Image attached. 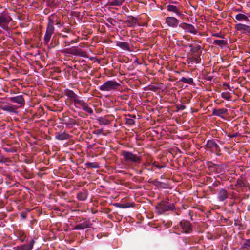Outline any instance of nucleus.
Segmentation results:
<instances>
[{"mask_svg": "<svg viewBox=\"0 0 250 250\" xmlns=\"http://www.w3.org/2000/svg\"><path fill=\"white\" fill-rule=\"evenodd\" d=\"M117 46L125 50H130L129 44L127 42H119L116 43Z\"/></svg>", "mask_w": 250, "mask_h": 250, "instance_id": "nucleus-18", "label": "nucleus"}, {"mask_svg": "<svg viewBox=\"0 0 250 250\" xmlns=\"http://www.w3.org/2000/svg\"><path fill=\"white\" fill-rule=\"evenodd\" d=\"M19 239H20V240L21 241V242H24V241H25V236L23 237H22V238H19Z\"/></svg>", "mask_w": 250, "mask_h": 250, "instance_id": "nucleus-38", "label": "nucleus"}, {"mask_svg": "<svg viewBox=\"0 0 250 250\" xmlns=\"http://www.w3.org/2000/svg\"><path fill=\"white\" fill-rule=\"evenodd\" d=\"M180 81L183 83H188L189 84H192L193 83V79L191 78H186L185 77H182L180 80Z\"/></svg>", "mask_w": 250, "mask_h": 250, "instance_id": "nucleus-26", "label": "nucleus"}, {"mask_svg": "<svg viewBox=\"0 0 250 250\" xmlns=\"http://www.w3.org/2000/svg\"><path fill=\"white\" fill-rule=\"evenodd\" d=\"M12 18L8 14L0 15V27L5 31L9 30V24Z\"/></svg>", "mask_w": 250, "mask_h": 250, "instance_id": "nucleus-5", "label": "nucleus"}, {"mask_svg": "<svg viewBox=\"0 0 250 250\" xmlns=\"http://www.w3.org/2000/svg\"><path fill=\"white\" fill-rule=\"evenodd\" d=\"M54 24V20L49 18L43 38V42L45 45L48 44L51 37L54 32L55 28Z\"/></svg>", "mask_w": 250, "mask_h": 250, "instance_id": "nucleus-2", "label": "nucleus"}, {"mask_svg": "<svg viewBox=\"0 0 250 250\" xmlns=\"http://www.w3.org/2000/svg\"><path fill=\"white\" fill-rule=\"evenodd\" d=\"M9 99L11 102L20 104L21 107L25 105V100L23 96L21 95L10 97Z\"/></svg>", "mask_w": 250, "mask_h": 250, "instance_id": "nucleus-11", "label": "nucleus"}, {"mask_svg": "<svg viewBox=\"0 0 250 250\" xmlns=\"http://www.w3.org/2000/svg\"><path fill=\"white\" fill-rule=\"evenodd\" d=\"M35 242L34 240H31L28 244H24L18 247V250H31Z\"/></svg>", "mask_w": 250, "mask_h": 250, "instance_id": "nucleus-12", "label": "nucleus"}, {"mask_svg": "<svg viewBox=\"0 0 250 250\" xmlns=\"http://www.w3.org/2000/svg\"><path fill=\"white\" fill-rule=\"evenodd\" d=\"M97 132H98L97 133L99 134H100V133H101L102 132V130H98Z\"/></svg>", "mask_w": 250, "mask_h": 250, "instance_id": "nucleus-40", "label": "nucleus"}, {"mask_svg": "<svg viewBox=\"0 0 250 250\" xmlns=\"http://www.w3.org/2000/svg\"><path fill=\"white\" fill-rule=\"evenodd\" d=\"M89 226L90 223L88 221H84L83 222L76 225L74 229L77 230L84 229L89 228Z\"/></svg>", "mask_w": 250, "mask_h": 250, "instance_id": "nucleus-14", "label": "nucleus"}, {"mask_svg": "<svg viewBox=\"0 0 250 250\" xmlns=\"http://www.w3.org/2000/svg\"><path fill=\"white\" fill-rule=\"evenodd\" d=\"M167 7V11L174 13L179 18L184 17V14L181 11V6L176 2H171Z\"/></svg>", "mask_w": 250, "mask_h": 250, "instance_id": "nucleus-4", "label": "nucleus"}, {"mask_svg": "<svg viewBox=\"0 0 250 250\" xmlns=\"http://www.w3.org/2000/svg\"><path fill=\"white\" fill-rule=\"evenodd\" d=\"M236 186L241 187L244 186V183L241 179H238L236 184Z\"/></svg>", "mask_w": 250, "mask_h": 250, "instance_id": "nucleus-34", "label": "nucleus"}, {"mask_svg": "<svg viewBox=\"0 0 250 250\" xmlns=\"http://www.w3.org/2000/svg\"><path fill=\"white\" fill-rule=\"evenodd\" d=\"M18 235L19 238H22L25 236L24 232L20 230L18 232Z\"/></svg>", "mask_w": 250, "mask_h": 250, "instance_id": "nucleus-36", "label": "nucleus"}, {"mask_svg": "<svg viewBox=\"0 0 250 250\" xmlns=\"http://www.w3.org/2000/svg\"><path fill=\"white\" fill-rule=\"evenodd\" d=\"M166 22L168 26L175 27L178 25L179 21L174 17H168L166 18Z\"/></svg>", "mask_w": 250, "mask_h": 250, "instance_id": "nucleus-10", "label": "nucleus"}, {"mask_svg": "<svg viewBox=\"0 0 250 250\" xmlns=\"http://www.w3.org/2000/svg\"><path fill=\"white\" fill-rule=\"evenodd\" d=\"M69 135L65 132L62 133H57L55 138L60 140H63L68 139Z\"/></svg>", "mask_w": 250, "mask_h": 250, "instance_id": "nucleus-22", "label": "nucleus"}, {"mask_svg": "<svg viewBox=\"0 0 250 250\" xmlns=\"http://www.w3.org/2000/svg\"><path fill=\"white\" fill-rule=\"evenodd\" d=\"M225 85L230 90V86L228 84H226Z\"/></svg>", "mask_w": 250, "mask_h": 250, "instance_id": "nucleus-39", "label": "nucleus"}, {"mask_svg": "<svg viewBox=\"0 0 250 250\" xmlns=\"http://www.w3.org/2000/svg\"><path fill=\"white\" fill-rule=\"evenodd\" d=\"M1 109L4 111L9 112H12V113L15 112V106L11 105H4L1 107Z\"/></svg>", "mask_w": 250, "mask_h": 250, "instance_id": "nucleus-23", "label": "nucleus"}, {"mask_svg": "<svg viewBox=\"0 0 250 250\" xmlns=\"http://www.w3.org/2000/svg\"><path fill=\"white\" fill-rule=\"evenodd\" d=\"M228 198V193L225 189H221L218 193V199L220 201H223Z\"/></svg>", "mask_w": 250, "mask_h": 250, "instance_id": "nucleus-13", "label": "nucleus"}, {"mask_svg": "<svg viewBox=\"0 0 250 250\" xmlns=\"http://www.w3.org/2000/svg\"><path fill=\"white\" fill-rule=\"evenodd\" d=\"M133 25L132 23H129V26H132Z\"/></svg>", "mask_w": 250, "mask_h": 250, "instance_id": "nucleus-42", "label": "nucleus"}, {"mask_svg": "<svg viewBox=\"0 0 250 250\" xmlns=\"http://www.w3.org/2000/svg\"><path fill=\"white\" fill-rule=\"evenodd\" d=\"M221 96L223 99L227 100H230L231 98V94L229 92H222Z\"/></svg>", "mask_w": 250, "mask_h": 250, "instance_id": "nucleus-28", "label": "nucleus"}, {"mask_svg": "<svg viewBox=\"0 0 250 250\" xmlns=\"http://www.w3.org/2000/svg\"><path fill=\"white\" fill-rule=\"evenodd\" d=\"M133 118H135V116H133L132 118H126V123L129 125H134L135 124V121Z\"/></svg>", "mask_w": 250, "mask_h": 250, "instance_id": "nucleus-30", "label": "nucleus"}, {"mask_svg": "<svg viewBox=\"0 0 250 250\" xmlns=\"http://www.w3.org/2000/svg\"><path fill=\"white\" fill-rule=\"evenodd\" d=\"M235 28L242 33L250 34V26L242 23H238L235 25Z\"/></svg>", "mask_w": 250, "mask_h": 250, "instance_id": "nucleus-9", "label": "nucleus"}, {"mask_svg": "<svg viewBox=\"0 0 250 250\" xmlns=\"http://www.w3.org/2000/svg\"><path fill=\"white\" fill-rule=\"evenodd\" d=\"M235 18L238 21H244L247 22L249 21L248 17L246 15H245L243 14H242V13H239V14H237L235 16Z\"/></svg>", "mask_w": 250, "mask_h": 250, "instance_id": "nucleus-19", "label": "nucleus"}, {"mask_svg": "<svg viewBox=\"0 0 250 250\" xmlns=\"http://www.w3.org/2000/svg\"><path fill=\"white\" fill-rule=\"evenodd\" d=\"M125 0H109V5L111 6H120Z\"/></svg>", "mask_w": 250, "mask_h": 250, "instance_id": "nucleus-24", "label": "nucleus"}, {"mask_svg": "<svg viewBox=\"0 0 250 250\" xmlns=\"http://www.w3.org/2000/svg\"><path fill=\"white\" fill-rule=\"evenodd\" d=\"M74 103L75 106L79 109H82L86 103L83 100L80 99L79 97L75 100Z\"/></svg>", "mask_w": 250, "mask_h": 250, "instance_id": "nucleus-17", "label": "nucleus"}, {"mask_svg": "<svg viewBox=\"0 0 250 250\" xmlns=\"http://www.w3.org/2000/svg\"><path fill=\"white\" fill-rule=\"evenodd\" d=\"M64 93L66 96L71 98L73 101V102H74L75 100L79 97V96L76 94H75L73 91L68 89L65 90Z\"/></svg>", "mask_w": 250, "mask_h": 250, "instance_id": "nucleus-15", "label": "nucleus"}, {"mask_svg": "<svg viewBox=\"0 0 250 250\" xmlns=\"http://www.w3.org/2000/svg\"><path fill=\"white\" fill-rule=\"evenodd\" d=\"M201 49V46L199 45H197L195 46L192 49L191 51L193 52H197Z\"/></svg>", "mask_w": 250, "mask_h": 250, "instance_id": "nucleus-33", "label": "nucleus"}, {"mask_svg": "<svg viewBox=\"0 0 250 250\" xmlns=\"http://www.w3.org/2000/svg\"><path fill=\"white\" fill-rule=\"evenodd\" d=\"M212 43L216 45H218L219 46L222 47L223 46H225L227 43V40H214L213 41Z\"/></svg>", "mask_w": 250, "mask_h": 250, "instance_id": "nucleus-21", "label": "nucleus"}, {"mask_svg": "<svg viewBox=\"0 0 250 250\" xmlns=\"http://www.w3.org/2000/svg\"><path fill=\"white\" fill-rule=\"evenodd\" d=\"M179 27L185 31V32L191 33L193 34H196L197 33V29L195 27L191 24H188L185 22H182L179 24Z\"/></svg>", "mask_w": 250, "mask_h": 250, "instance_id": "nucleus-7", "label": "nucleus"}, {"mask_svg": "<svg viewBox=\"0 0 250 250\" xmlns=\"http://www.w3.org/2000/svg\"><path fill=\"white\" fill-rule=\"evenodd\" d=\"M82 109L89 114H92L93 113L92 108L88 106L86 103Z\"/></svg>", "mask_w": 250, "mask_h": 250, "instance_id": "nucleus-27", "label": "nucleus"}, {"mask_svg": "<svg viewBox=\"0 0 250 250\" xmlns=\"http://www.w3.org/2000/svg\"><path fill=\"white\" fill-rule=\"evenodd\" d=\"M212 36L219 37V38H223V35L220 33H216L212 34Z\"/></svg>", "mask_w": 250, "mask_h": 250, "instance_id": "nucleus-37", "label": "nucleus"}, {"mask_svg": "<svg viewBox=\"0 0 250 250\" xmlns=\"http://www.w3.org/2000/svg\"><path fill=\"white\" fill-rule=\"evenodd\" d=\"M158 208L160 211L165 212L172 210L174 208V206L172 204L166 202H162L159 204Z\"/></svg>", "mask_w": 250, "mask_h": 250, "instance_id": "nucleus-8", "label": "nucleus"}, {"mask_svg": "<svg viewBox=\"0 0 250 250\" xmlns=\"http://www.w3.org/2000/svg\"><path fill=\"white\" fill-rule=\"evenodd\" d=\"M243 247L244 248L250 247V239H247L243 244Z\"/></svg>", "mask_w": 250, "mask_h": 250, "instance_id": "nucleus-35", "label": "nucleus"}, {"mask_svg": "<svg viewBox=\"0 0 250 250\" xmlns=\"http://www.w3.org/2000/svg\"><path fill=\"white\" fill-rule=\"evenodd\" d=\"M191 61L196 63H199L201 62V57L200 54H194L192 56Z\"/></svg>", "mask_w": 250, "mask_h": 250, "instance_id": "nucleus-25", "label": "nucleus"}, {"mask_svg": "<svg viewBox=\"0 0 250 250\" xmlns=\"http://www.w3.org/2000/svg\"><path fill=\"white\" fill-rule=\"evenodd\" d=\"M120 85L115 81H107L99 86V89L103 91H111L116 90Z\"/></svg>", "mask_w": 250, "mask_h": 250, "instance_id": "nucleus-3", "label": "nucleus"}, {"mask_svg": "<svg viewBox=\"0 0 250 250\" xmlns=\"http://www.w3.org/2000/svg\"><path fill=\"white\" fill-rule=\"evenodd\" d=\"M85 165L87 166V167L88 168H96L98 167L97 164H96L95 163L88 162V163H86Z\"/></svg>", "mask_w": 250, "mask_h": 250, "instance_id": "nucleus-31", "label": "nucleus"}, {"mask_svg": "<svg viewBox=\"0 0 250 250\" xmlns=\"http://www.w3.org/2000/svg\"><path fill=\"white\" fill-rule=\"evenodd\" d=\"M178 229L182 233H189L191 231V225L189 221H181L178 226Z\"/></svg>", "mask_w": 250, "mask_h": 250, "instance_id": "nucleus-6", "label": "nucleus"}, {"mask_svg": "<svg viewBox=\"0 0 250 250\" xmlns=\"http://www.w3.org/2000/svg\"><path fill=\"white\" fill-rule=\"evenodd\" d=\"M152 167H155L159 169H160V168H164L166 167V166L164 165H159L157 164V163L156 162H154L152 164Z\"/></svg>", "mask_w": 250, "mask_h": 250, "instance_id": "nucleus-32", "label": "nucleus"}, {"mask_svg": "<svg viewBox=\"0 0 250 250\" xmlns=\"http://www.w3.org/2000/svg\"><path fill=\"white\" fill-rule=\"evenodd\" d=\"M227 112V109L224 108L215 109L213 111V115L221 117L222 115L226 114Z\"/></svg>", "mask_w": 250, "mask_h": 250, "instance_id": "nucleus-20", "label": "nucleus"}, {"mask_svg": "<svg viewBox=\"0 0 250 250\" xmlns=\"http://www.w3.org/2000/svg\"><path fill=\"white\" fill-rule=\"evenodd\" d=\"M77 198L79 200L84 201L87 198L86 193L80 192L77 195Z\"/></svg>", "mask_w": 250, "mask_h": 250, "instance_id": "nucleus-29", "label": "nucleus"}, {"mask_svg": "<svg viewBox=\"0 0 250 250\" xmlns=\"http://www.w3.org/2000/svg\"><path fill=\"white\" fill-rule=\"evenodd\" d=\"M103 124H104V125H106V124H107V122H104L103 123Z\"/></svg>", "mask_w": 250, "mask_h": 250, "instance_id": "nucleus-41", "label": "nucleus"}, {"mask_svg": "<svg viewBox=\"0 0 250 250\" xmlns=\"http://www.w3.org/2000/svg\"><path fill=\"white\" fill-rule=\"evenodd\" d=\"M121 155L123 157L124 161L128 164H140L141 157L131 152L124 150L121 152Z\"/></svg>", "mask_w": 250, "mask_h": 250, "instance_id": "nucleus-1", "label": "nucleus"}, {"mask_svg": "<svg viewBox=\"0 0 250 250\" xmlns=\"http://www.w3.org/2000/svg\"><path fill=\"white\" fill-rule=\"evenodd\" d=\"M206 146L208 148L215 149L216 150H217V148H218V145L213 140H208L206 145Z\"/></svg>", "mask_w": 250, "mask_h": 250, "instance_id": "nucleus-16", "label": "nucleus"}]
</instances>
